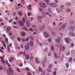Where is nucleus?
<instances>
[{
    "instance_id": "f257e3e1",
    "label": "nucleus",
    "mask_w": 75,
    "mask_h": 75,
    "mask_svg": "<svg viewBox=\"0 0 75 75\" xmlns=\"http://www.w3.org/2000/svg\"><path fill=\"white\" fill-rule=\"evenodd\" d=\"M44 1L47 3V5L49 4L52 7L55 8L57 6V5L56 3H49V2L50 1L49 0H44Z\"/></svg>"
},
{
    "instance_id": "7c9ffc66",
    "label": "nucleus",
    "mask_w": 75,
    "mask_h": 75,
    "mask_svg": "<svg viewBox=\"0 0 75 75\" xmlns=\"http://www.w3.org/2000/svg\"><path fill=\"white\" fill-rule=\"evenodd\" d=\"M52 67V64H50L49 66V68H51Z\"/></svg>"
},
{
    "instance_id": "9d476101",
    "label": "nucleus",
    "mask_w": 75,
    "mask_h": 75,
    "mask_svg": "<svg viewBox=\"0 0 75 75\" xmlns=\"http://www.w3.org/2000/svg\"><path fill=\"white\" fill-rule=\"evenodd\" d=\"M39 59L38 57H36L35 59V61L36 64H39L40 62L39 61Z\"/></svg>"
},
{
    "instance_id": "f704fd0d",
    "label": "nucleus",
    "mask_w": 75,
    "mask_h": 75,
    "mask_svg": "<svg viewBox=\"0 0 75 75\" xmlns=\"http://www.w3.org/2000/svg\"><path fill=\"white\" fill-rule=\"evenodd\" d=\"M29 38L30 39H31V40H34V38H33V37L32 36H30Z\"/></svg>"
},
{
    "instance_id": "6ab92c4d",
    "label": "nucleus",
    "mask_w": 75,
    "mask_h": 75,
    "mask_svg": "<svg viewBox=\"0 0 75 75\" xmlns=\"http://www.w3.org/2000/svg\"><path fill=\"white\" fill-rule=\"evenodd\" d=\"M21 35L22 36H24L25 35L26 33H25L24 32H22L21 33Z\"/></svg>"
},
{
    "instance_id": "37998d69",
    "label": "nucleus",
    "mask_w": 75,
    "mask_h": 75,
    "mask_svg": "<svg viewBox=\"0 0 75 75\" xmlns=\"http://www.w3.org/2000/svg\"><path fill=\"white\" fill-rule=\"evenodd\" d=\"M38 43L40 46H42V43L40 42H38Z\"/></svg>"
},
{
    "instance_id": "774afa93",
    "label": "nucleus",
    "mask_w": 75,
    "mask_h": 75,
    "mask_svg": "<svg viewBox=\"0 0 75 75\" xmlns=\"http://www.w3.org/2000/svg\"><path fill=\"white\" fill-rule=\"evenodd\" d=\"M60 36H62V35H63V34H62L61 33H60Z\"/></svg>"
},
{
    "instance_id": "a878e982",
    "label": "nucleus",
    "mask_w": 75,
    "mask_h": 75,
    "mask_svg": "<svg viewBox=\"0 0 75 75\" xmlns=\"http://www.w3.org/2000/svg\"><path fill=\"white\" fill-rule=\"evenodd\" d=\"M44 51L45 52H47L48 51V48L47 47H46L45 49L44 50Z\"/></svg>"
},
{
    "instance_id": "a19ab883",
    "label": "nucleus",
    "mask_w": 75,
    "mask_h": 75,
    "mask_svg": "<svg viewBox=\"0 0 75 75\" xmlns=\"http://www.w3.org/2000/svg\"><path fill=\"white\" fill-rule=\"evenodd\" d=\"M53 75H57V72L56 71H54L53 73Z\"/></svg>"
},
{
    "instance_id": "b1692460",
    "label": "nucleus",
    "mask_w": 75,
    "mask_h": 75,
    "mask_svg": "<svg viewBox=\"0 0 75 75\" xmlns=\"http://www.w3.org/2000/svg\"><path fill=\"white\" fill-rule=\"evenodd\" d=\"M54 58H56V59H57V53L56 52H55L54 53Z\"/></svg>"
},
{
    "instance_id": "09e8293b",
    "label": "nucleus",
    "mask_w": 75,
    "mask_h": 75,
    "mask_svg": "<svg viewBox=\"0 0 75 75\" xmlns=\"http://www.w3.org/2000/svg\"><path fill=\"white\" fill-rule=\"evenodd\" d=\"M30 60H33V56H31L30 59Z\"/></svg>"
},
{
    "instance_id": "79ce46f5",
    "label": "nucleus",
    "mask_w": 75,
    "mask_h": 75,
    "mask_svg": "<svg viewBox=\"0 0 75 75\" xmlns=\"http://www.w3.org/2000/svg\"><path fill=\"white\" fill-rule=\"evenodd\" d=\"M48 41L49 42H51V38H50L48 39Z\"/></svg>"
},
{
    "instance_id": "e433bc0d",
    "label": "nucleus",
    "mask_w": 75,
    "mask_h": 75,
    "mask_svg": "<svg viewBox=\"0 0 75 75\" xmlns=\"http://www.w3.org/2000/svg\"><path fill=\"white\" fill-rule=\"evenodd\" d=\"M21 12H22V11H21V12H18L19 15L20 16H21L22 14H23V13Z\"/></svg>"
},
{
    "instance_id": "5701e85b",
    "label": "nucleus",
    "mask_w": 75,
    "mask_h": 75,
    "mask_svg": "<svg viewBox=\"0 0 75 75\" xmlns=\"http://www.w3.org/2000/svg\"><path fill=\"white\" fill-rule=\"evenodd\" d=\"M42 15L44 17H46V14L45 12H43L42 13Z\"/></svg>"
},
{
    "instance_id": "c756f323",
    "label": "nucleus",
    "mask_w": 75,
    "mask_h": 75,
    "mask_svg": "<svg viewBox=\"0 0 75 75\" xmlns=\"http://www.w3.org/2000/svg\"><path fill=\"white\" fill-rule=\"evenodd\" d=\"M65 26H66V24H63L62 27V28H64L65 27Z\"/></svg>"
},
{
    "instance_id": "3c124183",
    "label": "nucleus",
    "mask_w": 75,
    "mask_h": 75,
    "mask_svg": "<svg viewBox=\"0 0 75 75\" xmlns=\"http://www.w3.org/2000/svg\"><path fill=\"white\" fill-rule=\"evenodd\" d=\"M5 40L6 42H8V39L7 38H6Z\"/></svg>"
},
{
    "instance_id": "c9c22d12",
    "label": "nucleus",
    "mask_w": 75,
    "mask_h": 75,
    "mask_svg": "<svg viewBox=\"0 0 75 75\" xmlns=\"http://www.w3.org/2000/svg\"><path fill=\"white\" fill-rule=\"evenodd\" d=\"M72 57H71L70 58L69 60V62H72Z\"/></svg>"
},
{
    "instance_id": "1a4fd4ad",
    "label": "nucleus",
    "mask_w": 75,
    "mask_h": 75,
    "mask_svg": "<svg viewBox=\"0 0 75 75\" xmlns=\"http://www.w3.org/2000/svg\"><path fill=\"white\" fill-rule=\"evenodd\" d=\"M25 48L26 50H29V44L28 43H27V45H25Z\"/></svg>"
},
{
    "instance_id": "f03ea898",
    "label": "nucleus",
    "mask_w": 75,
    "mask_h": 75,
    "mask_svg": "<svg viewBox=\"0 0 75 75\" xmlns=\"http://www.w3.org/2000/svg\"><path fill=\"white\" fill-rule=\"evenodd\" d=\"M64 8V6L63 5H62L60 7V11L59 10V9L58 8H56V11L57 13H60V12H62V11Z\"/></svg>"
},
{
    "instance_id": "4be33fe9",
    "label": "nucleus",
    "mask_w": 75,
    "mask_h": 75,
    "mask_svg": "<svg viewBox=\"0 0 75 75\" xmlns=\"http://www.w3.org/2000/svg\"><path fill=\"white\" fill-rule=\"evenodd\" d=\"M31 5H29V6H28V10H31L32 9V8H31Z\"/></svg>"
},
{
    "instance_id": "4468645a",
    "label": "nucleus",
    "mask_w": 75,
    "mask_h": 75,
    "mask_svg": "<svg viewBox=\"0 0 75 75\" xmlns=\"http://www.w3.org/2000/svg\"><path fill=\"white\" fill-rule=\"evenodd\" d=\"M29 44L31 47H33L34 45V42L33 41H30L29 42Z\"/></svg>"
},
{
    "instance_id": "a211bd4d",
    "label": "nucleus",
    "mask_w": 75,
    "mask_h": 75,
    "mask_svg": "<svg viewBox=\"0 0 75 75\" xmlns=\"http://www.w3.org/2000/svg\"><path fill=\"white\" fill-rule=\"evenodd\" d=\"M25 57L27 59H30V55L28 54H26Z\"/></svg>"
},
{
    "instance_id": "e2e57ef3",
    "label": "nucleus",
    "mask_w": 75,
    "mask_h": 75,
    "mask_svg": "<svg viewBox=\"0 0 75 75\" xmlns=\"http://www.w3.org/2000/svg\"><path fill=\"white\" fill-rule=\"evenodd\" d=\"M0 70H2L3 69V67L1 66H0Z\"/></svg>"
},
{
    "instance_id": "f8f14e48",
    "label": "nucleus",
    "mask_w": 75,
    "mask_h": 75,
    "mask_svg": "<svg viewBox=\"0 0 75 75\" xmlns=\"http://www.w3.org/2000/svg\"><path fill=\"white\" fill-rule=\"evenodd\" d=\"M43 18V16H38L37 17V19H38V20H42Z\"/></svg>"
},
{
    "instance_id": "69168bd1",
    "label": "nucleus",
    "mask_w": 75,
    "mask_h": 75,
    "mask_svg": "<svg viewBox=\"0 0 75 75\" xmlns=\"http://www.w3.org/2000/svg\"><path fill=\"white\" fill-rule=\"evenodd\" d=\"M17 71H19V72H21V71L20 70V69L18 68H17Z\"/></svg>"
},
{
    "instance_id": "aec40b11",
    "label": "nucleus",
    "mask_w": 75,
    "mask_h": 75,
    "mask_svg": "<svg viewBox=\"0 0 75 75\" xmlns=\"http://www.w3.org/2000/svg\"><path fill=\"white\" fill-rule=\"evenodd\" d=\"M66 5L67 6H71V3L69 2H67L66 3Z\"/></svg>"
},
{
    "instance_id": "72a5a7b5",
    "label": "nucleus",
    "mask_w": 75,
    "mask_h": 75,
    "mask_svg": "<svg viewBox=\"0 0 75 75\" xmlns=\"http://www.w3.org/2000/svg\"><path fill=\"white\" fill-rule=\"evenodd\" d=\"M65 65L67 68H68V67H69V64H68V63H66Z\"/></svg>"
},
{
    "instance_id": "4d7b16f0",
    "label": "nucleus",
    "mask_w": 75,
    "mask_h": 75,
    "mask_svg": "<svg viewBox=\"0 0 75 75\" xmlns=\"http://www.w3.org/2000/svg\"><path fill=\"white\" fill-rule=\"evenodd\" d=\"M71 46H70L71 47H74V45L73 44L71 43Z\"/></svg>"
},
{
    "instance_id": "bf43d9fd",
    "label": "nucleus",
    "mask_w": 75,
    "mask_h": 75,
    "mask_svg": "<svg viewBox=\"0 0 75 75\" xmlns=\"http://www.w3.org/2000/svg\"><path fill=\"white\" fill-rule=\"evenodd\" d=\"M51 53H48V57H51Z\"/></svg>"
},
{
    "instance_id": "338daca9",
    "label": "nucleus",
    "mask_w": 75,
    "mask_h": 75,
    "mask_svg": "<svg viewBox=\"0 0 75 75\" xmlns=\"http://www.w3.org/2000/svg\"><path fill=\"white\" fill-rule=\"evenodd\" d=\"M29 31H33V29L32 28H30L29 29Z\"/></svg>"
},
{
    "instance_id": "bb28decb",
    "label": "nucleus",
    "mask_w": 75,
    "mask_h": 75,
    "mask_svg": "<svg viewBox=\"0 0 75 75\" xmlns=\"http://www.w3.org/2000/svg\"><path fill=\"white\" fill-rule=\"evenodd\" d=\"M39 70L40 72H42V69L40 67H39Z\"/></svg>"
},
{
    "instance_id": "20e7f679",
    "label": "nucleus",
    "mask_w": 75,
    "mask_h": 75,
    "mask_svg": "<svg viewBox=\"0 0 75 75\" xmlns=\"http://www.w3.org/2000/svg\"><path fill=\"white\" fill-rule=\"evenodd\" d=\"M39 4L40 6L42 7V8H45V7H47V6H45V3H43L42 2H40L39 3Z\"/></svg>"
},
{
    "instance_id": "ea45409f",
    "label": "nucleus",
    "mask_w": 75,
    "mask_h": 75,
    "mask_svg": "<svg viewBox=\"0 0 75 75\" xmlns=\"http://www.w3.org/2000/svg\"><path fill=\"white\" fill-rule=\"evenodd\" d=\"M1 61L3 64H4V63H5V61H4V59H1Z\"/></svg>"
},
{
    "instance_id": "2eb2a0df",
    "label": "nucleus",
    "mask_w": 75,
    "mask_h": 75,
    "mask_svg": "<svg viewBox=\"0 0 75 75\" xmlns=\"http://www.w3.org/2000/svg\"><path fill=\"white\" fill-rule=\"evenodd\" d=\"M10 31V28L9 26H7L6 27V31L7 33H9Z\"/></svg>"
},
{
    "instance_id": "0e129e2a",
    "label": "nucleus",
    "mask_w": 75,
    "mask_h": 75,
    "mask_svg": "<svg viewBox=\"0 0 75 75\" xmlns=\"http://www.w3.org/2000/svg\"><path fill=\"white\" fill-rule=\"evenodd\" d=\"M23 54V53L21 52H19V54L20 55H21V54Z\"/></svg>"
},
{
    "instance_id": "412c9836",
    "label": "nucleus",
    "mask_w": 75,
    "mask_h": 75,
    "mask_svg": "<svg viewBox=\"0 0 75 75\" xmlns=\"http://www.w3.org/2000/svg\"><path fill=\"white\" fill-rule=\"evenodd\" d=\"M65 11L66 12H70V11H71V9H69V8L66 9H65Z\"/></svg>"
},
{
    "instance_id": "13d9d810",
    "label": "nucleus",
    "mask_w": 75,
    "mask_h": 75,
    "mask_svg": "<svg viewBox=\"0 0 75 75\" xmlns=\"http://www.w3.org/2000/svg\"><path fill=\"white\" fill-rule=\"evenodd\" d=\"M9 62H12V59H11V58H10L9 59Z\"/></svg>"
},
{
    "instance_id": "39448f33",
    "label": "nucleus",
    "mask_w": 75,
    "mask_h": 75,
    "mask_svg": "<svg viewBox=\"0 0 75 75\" xmlns=\"http://www.w3.org/2000/svg\"><path fill=\"white\" fill-rule=\"evenodd\" d=\"M47 57H45L44 60V62H42L43 67L44 68L45 67V64L47 62Z\"/></svg>"
},
{
    "instance_id": "49530a36",
    "label": "nucleus",
    "mask_w": 75,
    "mask_h": 75,
    "mask_svg": "<svg viewBox=\"0 0 75 75\" xmlns=\"http://www.w3.org/2000/svg\"><path fill=\"white\" fill-rule=\"evenodd\" d=\"M22 21L23 22V23H25V18H23L22 19Z\"/></svg>"
},
{
    "instance_id": "2f4dec72",
    "label": "nucleus",
    "mask_w": 75,
    "mask_h": 75,
    "mask_svg": "<svg viewBox=\"0 0 75 75\" xmlns=\"http://www.w3.org/2000/svg\"><path fill=\"white\" fill-rule=\"evenodd\" d=\"M51 49L52 51H54V46L53 45H52L51 46Z\"/></svg>"
},
{
    "instance_id": "dca6fc26",
    "label": "nucleus",
    "mask_w": 75,
    "mask_h": 75,
    "mask_svg": "<svg viewBox=\"0 0 75 75\" xmlns=\"http://www.w3.org/2000/svg\"><path fill=\"white\" fill-rule=\"evenodd\" d=\"M55 45L56 47L59 48V47H61L62 45H61L60 44H56Z\"/></svg>"
},
{
    "instance_id": "7ed1b4c3",
    "label": "nucleus",
    "mask_w": 75,
    "mask_h": 75,
    "mask_svg": "<svg viewBox=\"0 0 75 75\" xmlns=\"http://www.w3.org/2000/svg\"><path fill=\"white\" fill-rule=\"evenodd\" d=\"M43 34L45 38H48L50 37V34L48 32H43Z\"/></svg>"
},
{
    "instance_id": "58836bf2",
    "label": "nucleus",
    "mask_w": 75,
    "mask_h": 75,
    "mask_svg": "<svg viewBox=\"0 0 75 75\" xmlns=\"http://www.w3.org/2000/svg\"><path fill=\"white\" fill-rule=\"evenodd\" d=\"M62 51H63L65 50V47L63 46L62 47Z\"/></svg>"
},
{
    "instance_id": "6e6d98bb",
    "label": "nucleus",
    "mask_w": 75,
    "mask_h": 75,
    "mask_svg": "<svg viewBox=\"0 0 75 75\" xmlns=\"http://www.w3.org/2000/svg\"><path fill=\"white\" fill-rule=\"evenodd\" d=\"M28 75H32V74L30 72H28Z\"/></svg>"
},
{
    "instance_id": "603ef678",
    "label": "nucleus",
    "mask_w": 75,
    "mask_h": 75,
    "mask_svg": "<svg viewBox=\"0 0 75 75\" xmlns=\"http://www.w3.org/2000/svg\"><path fill=\"white\" fill-rule=\"evenodd\" d=\"M13 21V20L11 19V20H9V22L10 23H11Z\"/></svg>"
},
{
    "instance_id": "f3484780",
    "label": "nucleus",
    "mask_w": 75,
    "mask_h": 75,
    "mask_svg": "<svg viewBox=\"0 0 75 75\" xmlns=\"http://www.w3.org/2000/svg\"><path fill=\"white\" fill-rule=\"evenodd\" d=\"M45 25H42V26L41 28H39V30L40 31H42L43 30H44V28H45Z\"/></svg>"
},
{
    "instance_id": "c03bdc74",
    "label": "nucleus",
    "mask_w": 75,
    "mask_h": 75,
    "mask_svg": "<svg viewBox=\"0 0 75 75\" xmlns=\"http://www.w3.org/2000/svg\"><path fill=\"white\" fill-rule=\"evenodd\" d=\"M25 40L26 41H29V38H28V37Z\"/></svg>"
},
{
    "instance_id": "cd10ccee",
    "label": "nucleus",
    "mask_w": 75,
    "mask_h": 75,
    "mask_svg": "<svg viewBox=\"0 0 75 75\" xmlns=\"http://www.w3.org/2000/svg\"><path fill=\"white\" fill-rule=\"evenodd\" d=\"M54 2L53 3H55L56 4L57 6V3H58V0H55L54 1ZM57 6H56V7H57Z\"/></svg>"
},
{
    "instance_id": "0eeeda50",
    "label": "nucleus",
    "mask_w": 75,
    "mask_h": 75,
    "mask_svg": "<svg viewBox=\"0 0 75 75\" xmlns=\"http://www.w3.org/2000/svg\"><path fill=\"white\" fill-rule=\"evenodd\" d=\"M9 72H8V75H10V74H13V72H14V71H13V70H12V69H11V68H9Z\"/></svg>"
},
{
    "instance_id": "393cba45",
    "label": "nucleus",
    "mask_w": 75,
    "mask_h": 75,
    "mask_svg": "<svg viewBox=\"0 0 75 75\" xmlns=\"http://www.w3.org/2000/svg\"><path fill=\"white\" fill-rule=\"evenodd\" d=\"M26 24H27L28 26L29 27L30 26V23L29 21H27Z\"/></svg>"
},
{
    "instance_id": "9b49d317",
    "label": "nucleus",
    "mask_w": 75,
    "mask_h": 75,
    "mask_svg": "<svg viewBox=\"0 0 75 75\" xmlns=\"http://www.w3.org/2000/svg\"><path fill=\"white\" fill-rule=\"evenodd\" d=\"M19 24L20 26H24V23L21 21H19Z\"/></svg>"
},
{
    "instance_id": "6e6552de",
    "label": "nucleus",
    "mask_w": 75,
    "mask_h": 75,
    "mask_svg": "<svg viewBox=\"0 0 75 75\" xmlns=\"http://www.w3.org/2000/svg\"><path fill=\"white\" fill-rule=\"evenodd\" d=\"M61 40V37H59L58 39H55L54 40L56 42H60V41Z\"/></svg>"
},
{
    "instance_id": "052dcab7",
    "label": "nucleus",
    "mask_w": 75,
    "mask_h": 75,
    "mask_svg": "<svg viewBox=\"0 0 75 75\" xmlns=\"http://www.w3.org/2000/svg\"><path fill=\"white\" fill-rule=\"evenodd\" d=\"M40 71L39 70H38V69H37L36 71L37 72V73H38L39 72H40Z\"/></svg>"
},
{
    "instance_id": "c85d7f7f",
    "label": "nucleus",
    "mask_w": 75,
    "mask_h": 75,
    "mask_svg": "<svg viewBox=\"0 0 75 75\" xmlns=\"http://www.w3.org/2000/svg\"><path fill=\"white\" fill-rule=\"evenodd\" d=\"M23 30H26V31H28V30L27 29V28L25 27H23Z\"/></svg>"
},
{
    "instance_id": "ddd939ff",
    "label": "nucleus",
    "mask_w": 75,
    "mask_h": 75,
    "mask_svg": "<svg viewBox=\"0 0 75 75\" xmlns=\"http://www.w3.org/2000/svg\"><path fill=\"white\" fill-rule=\"evenodd\" d=\"M69 35L72 37H75V34L73 32H70L69 33Z\"/></svg>"
},
{
    "instance_id": "5fc2aeb1",
    "label": "nucleus",
    "mask_w": 75,
    "mask_h": 75,
    "mask_svg": "<svg viewBox=\"0 0 75 75\" xmlns=\"http://www.w3.org/2000/svg\"><path fill=\"white\" fill-rule=\"evenodd\" d=\"M47 71H48V72H49V73L51 72L52 71L51 70H48V69H47Z\"/></svg>"
},
{
    "instance_id": "a18cd8bd",
    "label": "nucleus",
    "mask_w": 75,
    "mask_h": 75,
    "mask_svg": "<svg viewBox=\"0 0 75 75\" xmlns=\"http://www.w3.org/2000/svg\"><path fill=\"white\" fill-rule=\"evenodd\" d=\"M7 49L8 52H10V48H9L8 47H7Z\"/></svg>"
},
{
    "instance_id": "473e14b6",
    "label": "nucleus",
    "mask_w": 75,
    "mask_h": 75,
    "mask_svg": "<svg viewBox=\"0 0 75 75\" xmlns=\"http://www.w3.org/2000/svg\"><path fill=\"white\" fill-rule=\"evenodd\" d=\"M39 10L40 11H41L42 12V11H43V9H42V8L41 7H40L39 8Z\"/></svg>"
},
{
    "instance_id": "423d86ee",
    "label": "nucleus",
    "mask_w": 75,
    "mask_h": 75,
    "mask_svg": "<svg viewBox=\"0 0 75 75\" xmlns=\"http://www.w3.org/2000/svg\"><path fill=\"white\" fill-rule=\"evenodd\" d=\"M64 40L67 44H69L70 42V39L68 38H65Z\"/></svg>"
},
{
    "instance_id": "8fccbe9b",
    "label": "nucleus",
    "mask_w": 75,
    "mask_h": 75,
    "mask_svg": "<svg viewBox=\"0 0 75 75\" xmlns=\"http://www.w3.org/2000/svg\"><path fill=\"white\" fill-rule=\"evenodd\" d=\"M18 41H21V39H20V37H18Z\"/></svg>"
},
{
    "instance_id": "4c0bfd02",
    "label": "nucleus",
    "mask_w": 75,
    "mask_h": 75,
    "mask_svg": "<svg viewBox=\"0 0 75 75\" xmlns=\"http://www.w3.org/2000/svg\"><path fill=\"white\" fill-rule=\"evenodd\" d=\"M66 53L67 55H69L70 54V52H67Z\"/></svg>"
},
{
    "instance_id": "de8ad7c7",
    "label": "nucleus",
    "mask_w": 75,
    "mask_h": 75,
    "mask_svg": "<svg viewBox=\"0 0 75 75\" xmlns=\"http://www.w3.org/2000/svg\"><path fill=\"white\" fill-rule=\"evenodd\" d=\"M21 40L22 41H25V40L24 38H21Z\"/></svg>"
},
{
    "instance_id": "680f3d73",
    "label": "nucleus",
    "mask_w": 75,
    "mask_h": 75,
    "mask_svg": "<svg viewBox=\"0 0 75 75\" xmlns=\"http://www.w3.org/2000/svg\"><path fill=\"white\" fill-rule=\"evenodd\" d=\"M11 59H12V60L13 61H14V58L13 57H11Z\"/></svg>"
},
{
    "instance_id": "864d4df0",
    "label": "nucleus",
    "mask_w": 75,
    "mask_h": 75,
    "mask_svg": "<svg viewBox=\"0 0 75 75\" xmlns=\"http://www.w3.org/2000/svg\"><path fill=\"white\" fill-rule=\"evenodd\" d=\"M14 37H15V36L14 35H13L12 37H11V38L13 40V38H14Z\"/></svg>"
}]
</instances>
